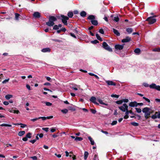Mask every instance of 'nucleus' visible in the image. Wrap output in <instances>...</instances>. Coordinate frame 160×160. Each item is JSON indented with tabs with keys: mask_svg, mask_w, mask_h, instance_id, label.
Wrapping results in <instances>:
<instances>
[{
	"mask_svg": "<svg viewBox=\"0 0 160 160\" xmlns=\"http://www.w3.org/2000/svg\"><path fill=\"white\" fill-rule=\"evenodd\" d=\"M123 102V101L122 100L116 101V103L118 104H121Z\"/></svg>",
	"mask_w": 160,
	"mask_h": 160,
	"instance_id": "nucleus-38",
	"label": "nucleus"
},
{
	"mask_svg": "<svg viewBox=\"0 0 160 160\" xmlns=\"http://www.w3.org/2000/svg\"><path fill=\"white\" fill-rule=\"evenodd\" d=\"M153 52H160V48H156L152 50Z\"/></svg>",
	"mask_w": 160,
	"mask_h": 160,
	"instance_id": "nucleus-34",
	"label": "nucleus"
},
{
	"mask_svg": "<svg viewBox=\"0 0 160 160\" xmlns=\"http://www.w3.org/2000/svg\"><path fill=\"white\" fill-rule=\"evenodd\" d=\"M96 37L97 38V39L98 40H99L100 41H102V38H101V37L99 36V35H98V34L97 33L96 34Z\"/></svg>",
	"mask_w": 160,
	"mask_h": 160,
	"instance_id": "nucleus-30",
	"label": "nucleus"
},
{
	"mask_svg": "<svg viewBox=\"0 0 160 160\" xmlns=\"http://www.w3.org/2000/svg\"><path fill=\"white\" fill-rule=\"evenodd\" d=\"M129 112L132 115H135L136 114H135L134 112H133L132 110H129Z\"/></svg>",
	"mask_w": 160,
	"mask_h": 160,
	"instance_id": "nucleus-63",
	"label": "nucleus"
},
{
	"mask_svg": "<svg viewBox=\"0 0 160 160\" xmlns=\"http://www.w3.org/2000/svg\"><path fill=\"white\" fill-rule=\"evenodd\" d=\"M151 117L153 119H155L158 118L157 116L154 114Z\"/></svg>",
	"mask_w": 160,
	"mask_h": 160,
	"instance_id": "nucleus-54",
	"label": "nucleus"
},
{
	"mask_svg": "<svg viewBox=\"0 0 160 160\" xmlns=\"http://www.w3.org/2000/svg\"><path fill=\"white\" fill-rule=\"evenodd\" d=\"M126 31L129 33H130L132 32L133 29L132 28H128L126 29Z\"/></svg>",
	"mask_w": 160,
	"mask_h": 160,
	"instance_id": "nucleus-23",
	"label": "nucleus"
},
{
	"mask_svg": "<svg viewBox=\"0 0 160 160\" xmlns=\"http://www.w3.org/2000/svg\"><path fill=\"white\" fill-rule=\"evenodd\" d=\"M9 80V78H8V79H5V80H4V81H3L2 82V83L3 84L6 83L7 82H8Z\"/></svg>",
	"mask_w": 160,
	"mask_h": 160,
	"instance_id": "nucleus-53",
	"label": "nucleus"
},
{
	"mask_svg": "<svg viewBox=\"0 0 160 160\" xmlns=\"http://www.w3.org/2000/svg\"><path fill=\"white\" fill-rule=\"evenodd\" d=\"M99 32L102 34H104V31L102 28L100 29L99 30Z\"/></svg>",
	"mask_w": 160,
	"mask_h": 160,
	"instance_id": "nucleus-45",
	"label": "nucleus"
},
{
	"mask_svg": "<svg viewBox=\"0 0 160 160\" xmlns=\"http://www.w3.org/2000/svg\"><path fill=\"white\" fill-rule=\"evenodd\" d=\"M91 22L92 24L95 26H97L98 24V22L96 20H91Z\"/></svg>",
	"mask_w": 160,
	"mask_h": 160,
	"instance_id": "nucleus-16",
	"label": "nucleus"
},
{
	"mask_svg": "<svg viewBox=\"0 0 160 160\" xmlns=\"http://www.w3.org/2000/svg\"><path fill=\"white\" fill-rule=\"evenodd\" d=\"M49 128H42V129L46 132H47L48 131Z\"/></svg>",
	"mask_w": 160,
	"mask_h": 160,
	"instance_id": "nucleus-57",
	"label": "nucleus"
},
{
	"mask_svg": "<svg viewBox=\"0 0 160 160\" xmlns=\"http://www.w3.org/2000/svg\"><path fill=\"white\" fill-rule=\"evenodd\" d=\"M31 135L32 134L30 132H28V133L26 135V136L27 138H31Z\"/></svg>",
	"mask_w": 160,
	"mask_h": 160,
	"instance_id": "nucleus-36",
	"label": "nucleus"
},
{
	"mask_svg": "<svg viewBox=\"0 0 160 160\" xmlns=\"http://www.w3.org/2000/svg\"><path fill=\"white\" fill-rule=\"evenodd\" d=\"M137 102L136 101L131 102L129 104V106L132 107H137Z\"/></svg>",
	"mask_w": 160,
	"mask_h": 160,
	"instance_id": "nucleus-13",
	"label": "nucleus"
},
{
	"mask_svg": "<svg viewBox=\"0 0 160 160\" xmlns=\"http://www.w3.org/2000/svg\"><path fill=\"white\" fill-rule=\"evenodd\" d=\"M131 124L132 125L134 126H137L139 125L138 123L134 122H132Z\"/></svg>",
	"mask_w": 160,
	"mask_h": 160,
	"instance_id": "nucleus-33",
	"label": "nucleus"
},
{
	"mask_svg": "<svg viewBox=\"0 0 160 160\" xmlns=\"http://www.w3.org/2000/svg\"><path fill=\"white\" fill-rule=\"evenodd\" d=\"M90 110L91 112H92V113L93 114H95L97 112L95 110L93 109L92 108H91Z\"/></svg>",
	"mask_w": 160,
	"mask_h": 160,
	"instance_id": "nucleus-43",
	"label": "nucleus"
},
{
	"mask_svg": "<svg viewBox=\"0 0 160 160\" xmlns=\"http://www.w3.org/2000/svg\"><path fill=\"white\" fill-rule=\"evenodd\" d=\"M28 138L26 136L25 137L22 138V140L24 141H27L28 140Z\"/></svg>",
	"mask_w": 160,
	"mask_h": 160,
	"instance_id": "nucleus-60",
	"label": "nucleus"
},
{
	"mask_svg": "<svg viewBox=\"0 0 160 160\" xmlns=\"http://www.w3.org/2000/svg\"><path fill=\"white\" fill-rule=\"evenodd\" d=\"M30 158L32 159H33V160H37V157L36 156L31 157H30Z\"/></svg>",
	"mask_w": 160,
	"mask_h": 160,
	"instance_id": "nucleus-50",
	"label": "nucleus"
},
{
	"mask_svg": "<svg viewBox=\"0 0 160 160\" xmlns=\"http://www.w3.org/2000/svg\"><path fill=\"white\" fill-rule=\"evenodd\" d=\"M88 154H89L88 152L85 151L84 152V160H86L87 159L88 156Z\"/></svg>",
	"mask_w": 160,
	"mask_h": 160,
	"instance_id": "nucleus-24",
	"label": "nucleus"
},
{
	"mask_svg": "<svg viewBox=\"0 0 160 160\" xmlns=\"http://www.w3.org/2000/svg\"><path fill=\"white\" fill-rule=\"evenodd\" d=\"M37 136H39L40 138H42L43 137V135L42 133H41L40 134H38Z\"/></svg>",
	"mask_w": 160,
	"mask_h": 160,
	"instance_id": "nucleus-59",
	"label": "nucleus"
},
{
	"mask_svg": "<svg viewBox=\"0 0 160 160\" xmlns=\"http://www.w3.org/2000/svg\"><path fill=\"white\" fill-rule=\"evenodd\" d=\"M95 18V16L93 15H90L88 18V19L91 20H93Z\"/></svg>",
	"mask_w": 160,
	"mask_h": 160,
	"instance_id": "nucleus-18",
	"label": "nucleus"
},
{
	"mask_svg": "<svg viewBox=\"0 0 160 160\" xmlns=\"http://www.w3.org/2000/svg\"><path fill=\"white\" fill-rule=\"evenodd\" d=\"M61 20L62 22L65 25H67L68 24L67 21L69 19L68 17L66 16H65L63 15H61Z\"/></svg>",
	"mask_w": 160,
	"mask_h": 160,
	"instance_id": "nucleus-5",
	"label": "nucleus"
},
{
	"mask_svg": "<svg viewBox=\"0 0 160 160\" xmlns=\"http://www.w3.org/2000/svg\"><path fill=\"white\" fill-rule=\"evenodd\" d=\"M117 123V121H112V123H111V125H114L116 124Z\"/></svg>",
	"mask_w": 160,
	"mask_h": 160,
	"instance_id": "nucleus-55",
	"label": "nucleus"
},
{
	"mask_svg": "<svg viewBox=\"0 0 160 160\" xmlns=\"http://www.w3.org/2000/svg\"><path fill=\"white\" fill-rule=\"evenodd\" d=\"M15 19L16 20H18L19 17L20 16V14L18 13H15Z\"/></svg>",
	"mask_w": 160,
	"mask_h": 160,
	"instance_id": "nucleus-35",
	"label": "nucleus"
},
{
	"mask_svg": "<svg viewBox=\"0 0 160 160\" xmlns=\"http://www.w3.org/2000/svg\"><path fill=\"white\" fill-rule=\"evenodd\" d=\"M143 99H144L145 101H147L148 102H150V100L149 99H148V98H146L145 97H143Z\"/></svg>",
	"mask_w": 160,
	"mask_h": 160,
	"instance_id": "nucleus-47",
	"label": "nucleus"
},
{
	"mask_svg": "<svg viewBox=\"0 0 160 160\" xmlns=\"http://www.w3.org/2000/svg\"><path fill=\"white\" fill-rule=\"evenodd\" d=\"M154 115H157L158 118H160V112L159 111L155 112Z\"/></svg>",
	"mask_w": 160,
	"mask_h": 160,
	"instance_id": "nucleus-32",
	"label": "nucleus"
},
{
	"mask_svg": "<svg viewBox=\"0 0 160 160\" xmlns=\"http://www.w3.org/2000/svg\"><path fill=\"white\" fill-rule=\"evenodd\" d=\"M118 108L122 111L125 112L127 108H128V106L126 103H124L122 106L119 107Z\"/></svg>",
	"mask_w": 160,
	"mask_h": 160,
	"instance_id": "nucleus-7",
	"label": "nucleus"
},
{
	"mask_svg": "<svg viewBox=\"0 0 160 160\" xmlns=\"http://www.w3.org/2000/svg\"><path fill=\"white\" fill-rule=\"evenodd\" d=\"M99 42V41L97 40H94L91 41V43L93 44H96L97 43H98Z\"/></svg>",
	"mask_w": 160,
	"mask_h": 160,
	"instance_id": "nucleus-37",
	"label": "nucleus"
},
{
	"mask_svg": "<svg viewBox=\"0 0 160 160\" xmlns=\"http://www.w3.org/2000/svg\"><path fill=\"white\" fill-rule=\"evenodd\" d=\"M119 19L118 17H114L113 20L116 22H118L119 21Z\"/></svg>",
	"mask_w": 160,
	"mask_h": 160,
	"instance_id": "nucleus-41",
	"label": "nucleus"
},
{
	"mask_svg": "<svg viewBox=\"0 0 160 160\" xmlns=\"http://www.w3.org/2000/svg\"><path fill=\"white\" fill-rule=\"evenodd\" d=\"M112 30H113V32H114V33L117 36H120V33L118 32V31L117 30L114 28H113L112 29Z\"/></svg>",
	"mask_w": 160,
	"mask_h": 160,
	"instance_id": "nucleus-14",
	"label": "nucleus"
},
{
	"mask_svg": "<svg viewBox=\"0 0 160 160\" xmlns=\"http://www.w3.org/2000/svg\"><path fill=\"white\" fill-rule=\"evenodd\" d=\"M143 99H144L145 101H147L148 102H150V100L149 99H148V98H146L145 97H143Z\"/></svg>",
	"mask_w": 160,
	"mask_h": 160,
	"instance_id": "nucleus-46",
	"label": "nucleus"
},
{
	"mask_svg": "<svg viewBox=\"0 0 160 160\" xmlns=\"http://www.w3.org/2000/svg\"><path fill=\"white\" fill-rule=\"evenodd\" d=\"M106 82L108 85H113L114 86L116 85V83L112 81L107 80L106 81Z\"/></svg>",
	"mask_w": 160,
	"mask_h": 160,
	"instance_id": "nucleus-11",
	"label": "nucleus"
},
{
	"mask_svg": "<svg viewBox=\"0 0 160 160\" xmlns=\"http://www.w3.org/2000/svg\"><path fill=\"white\" fill-rule=\"evenodd\" d=\"M88 139L90 140L91 142V144L92 145H94V142L92 138L90 136H89L88 137Z\"/></svg>",
	"mask_w": 160,
	"mask_h": 160,
	"instance_id": "nucleus-20",
	"label": "nucleus"
},
{
	"mask_svg": "<svg viewBox=\"0 0 160 160\" xmlns=\"http://www.w3.org/2000/svg\"><path fill=\"white\" fill-rule=\"evenodd\" d=\"M14 124L16 125H21V127L22 128H23L27 126V125L26 124H23L22 123H17Z\"/></svg>",
	"mask_w": 160,
	"mask_h": 160,
	"instance_id": "nucleus-26",
	"label": "nucleus"
},
{
	"mask_svg": "<svg viewBox=\"0 0 160 160\" xmlns=\"http://www.w3.org/2000/svg\"><path fill=\"white\" fill-rule=\"evenodd\" d=\"M33 16L35 18H39L41 17V14L38 12H35L33 14Z\"/></svg>",
	"mask_w": 160,
	"mask_h": 160,
	"instance_id": "nucleus-12",
	"label": "nucleus"
},
{
	"mask_svg": "<svg viewBox=\"0 0 160 160\" xmlns=\"http://www.w3.org/2000/svg\"><path fill=\"white\" fill-rule=\"evenodd\" d=\"M80 16L82 17H86L87 13L86 12L84 11H82L80 13Z\"/></svg>",
	"mask_w": 160,
	"mask_h": 160,
	"instance_id": "nucleus-19",
	"label": "nucleus"
},
{
	"mask_svg": "<svg viewBox=\"0 0 160 160\" xmlns=\"http://www.w3.org/2000/svg\"><path fill=\"white\" fill-rule=\"evenodd\" d=\"M135 109L136 111V112L138 113H140L142 112V110H141V109H140V108H135Z\"/></svg>",
	"mask_w": 160,
	"mask_h": 160,
	"instance_id": "nucleus-40",
	"label": "nucleus"
},
{
	"mask_svg": "<svg viewBox=\"0 0 160 160\" xmlns=\"http://www.w3.org/2000/svg\"><path fill=\"white\" fill-rule=\"evenodd\" d=\"M111 97L113 98H118L119 97V96L116 94H112L111 95Z\"/></svg>",
	"mask_w": 160,
	"mask_h": 160,
	"instance_id": "nucleus-44",
	"label": "nucleus"
},
{
	"mask_svg": "<svg viewBox=\"0 0 160 160\" xmlns=\"http://www.w3.org/2000/svg\"><path fill=\"white\" fill-rule=\"evenodd\" d=\"M150 108L148 107L144 108L142 110V112L144 113V117L146 119H147L150 117V114L152 112L150 111Z\"/></svg>",
	"mask_w": 160,
	"mask_h": 160,
	"instance_id": "nucleus-2",
	"label": "nucleus"
},
{
	"mask_svg": "<svg viewBox=\"0 0 160 160\" xmlns=\"http://www.w3.org/2000/svg\"><path fill=\"white\" fill-rule=\"evenodd\" d=\"M52 40L53 41H55L56 42H62V41L59 40V39H52Z\"/></svg>",
	"mask_w": 160,
	"mask_h": 160,
	"instance_id": "nucleus-42",
	"label": "nucleus"
},
{
	"mask_svg": "<svg viewBox=\"0 0 160 160\" xmlns=\"http://www.w3.org/2000/svg\"><path fill=\"white\" fill-rule=\"evenodd\" d=\"M70 34L72 37H73V38H76V37L74 34L72 33V32H70Z\"/></svg>",
	"mask_w": 160,
	"mask_h": 160,
	"instance_id": "nucleus-56",
	"label": "nucleus"
},
{
	"mask_svg": "<svg viewBox=\"0 0 160 160\" xmlns=\"http://www.w3.org/2000/svg\"><path fill=\"white\" fill-rule=\"evenodd\" d=\"M142 85L145 87H148L149 86L148 83L145 82L143 83Z\"/></svg>",
	"mask_w": 160,
	"mask_h": 160,
	"instance_id": "nucleus-51",
	"label": "nucleus"
},
{
	"mask_svg": "<svg viewBox=\"0 0 160 160\" xmlns=\"http://www.w3.org/2000/svg\"><path fill=\"white\" fill-rule=\"evenodd\" d=\"M41 51L43 52H50L51 51V49L49 48H45L42 49Z\"/></svg>",
	"mask_w": 160,
	"mask_h": 160,
	"instance_id": "nucleus-15",
	"label": "nucleus"
},
{
	"mask_svg": "<svg viewBox=\"0 0 160 160\" xmlns=\"http://www.w3.org/2000/svg\"><path fill=\"white\" fill-rule=\"evenodd\" d=\"M25 131H20L18 133V135L19 136H22L25 134Z\"/></svg>",
	"mask_w": 160,
	"mask_h": 160,
	"instance_id": "nucleus-25",
	"label": "nucleus"
},
{
	"mask_svg": "<svg viewBox=\"0 0 160 160\" xmlns=\"http://www.w3.org/2000/svg\"><path fill=\"white\" fill-rule=\"evenodd\" d=\"M56 129L53 128H52L50 130V131L52 132H54L56 131Z\"/></svg>",
	"mask_w": 160,
	"mask_h": 160,
	"instance_id": "nucleus-61",
	"label": "nucleus"
},
{
	"mask_svg": "<svg viewBox=\"0 0 160 160\" xmlns=\"http://www.w3.org/2000/svg\"><path fill=\"white\" fill-rule=\"evenodd\" d=\"M150 88L155 89L158 91H160V86L157 85L155 83H153L149 86Z\"/></svg>",
	"mask_w": 160,
	"mask_h": 160,
	"instance_id": "nucleus-6",
	"label": "nucleus"
},
{
	"mask_svg": "<svg viewBox=\"0 0 160 160\" xmlns=\"http://www.w3.org/2000/svg\"><path fill=\"white\" fill-rule=\"evenodd\" d=\"M102 47L106 50L110 52H112V50L106 42H103L102 44Z\"/></svg>",
	"mask_w": 160,
	"mask_h": 160,
	"instance_id": "nucleus-4",
	"label": "nucleus"
},
{
	"mask_svg": "<svg viewBox=\"0 0 160 160\" xmlns=\"http://www.w3.org/2000/svg\"><path fill=\"white\" fill-rule=\"evenodd\" d=\"M58 26L57 25H55L53 27V29L54 30H58Z\"/></svg>",
	"mask_w": 160,
	"mask_h": 160,
	"instance_id": "nucleus-52",
	"label": "nucleus"
},
{
	"mask_svg": "<svg viewBox=\"0 0 160 160\" xmlns=\"http://www.w3.org/2000/svg\"><path fill=\"white\" fill-rule=\"evenodd\" d=\"M131 40V38L128 36H127L125 38L122 40V42L123 43L128 42Z\"/></svg>",
	"mask_w": 160,
	"mask_h": 160,
	"instance_id": "nucleus-10",
	"label": "nucleus"
},
{
	"mask_svg": "<svg viewBox=\"0 0 160 160\" xmlns=\"http://www.w3.org/2000/svg\"><path fill=\"white\" fill-rule=\"evenodd\" d=\"M36 141V139H33L32 140H31L29 141V142L32 143V144L34 143Z\"/></svg>",
	"mask_w": 160,
	"mask_h": 160,
	"instance_id": "nucleus-58",
	"label": "nucleus"
},
{
	"mask_svg": "<svg viewBox=\"0 0 160 160\" xmlns=\"http://www.w3.org/2000/svg\"><path fill=\"white\" fill-rule=\"evenodd\" d=\"M68 110L66 109H65L61 110V112L63 113H66L68 112Z\"/></svg>",
	"mask_w": 160,
	"mask_h": 160,
	"instance_id": "nucleus-39",
	"label": "nucleus"
},
{
	"mask_svg": "<svg viewBox=\"0 0 160 160\" xmlns=\"http://www.w3.org/2000/svg\"><path fill=\"white\" fill-rule=\"evenodd\" d=\"M123 101V102H128V99H125L122 100Z\"/></svg>",
	"mask_w": 160,
	"mask_h": 160,
	"instance_id": "nucleus-62",
	"label": "nucleus"
},
{
	"mask_svg": "<svg viewBox=\"0 0 160 160\" xmlns=\"http://www.w3.org/2000/svg\"><path fill=\"white\" fill-rule=\"evenodd\" d=\"M89 100L91 102H92L93 103L97 105H99V103L96 102L97 99L95 97H91L90 99Z\"/></svg>",
	"mask_w": 160,
	"mask_h": 160,
	"instance_id": "nucleus-9",
	"label": "nucleus"
},
{
	"mask_svg": "<svg viewBox=\"0 0 160 160\" xmlns=\"http://www.w3.org/2000/svg\"><path fill=\"white\" fill-rule=\"evenodd\" d=\"M157 17V15H154L148 17L146 20L148 22L149 24H152L155 22L156 21V19L155 18Z\"/></svg>",
	"mask_w": 160,
	"mask_h": 160,
	"instance_id": "nucleus-3",
	"label": "nucleus"
},
{
	"mask_svg": "<svg viewBox=\"0 0 160 160\" xmlns=\"http://www.w3.org/2000/svg\"><path fill=\"white\" fill-rule=\"evenodd\" d=\"M83 140V138L81 137H77L75 138V140L77 141H81Z\"/></svg>",
	"mask_w": 160,
	"mask_h": 160,
	"instance_id": "nucleus-29",
	"label": "nucleus"
},
{
	"mask_svg": "<svg viewBox=\"0 0 160 160\" xmlns=\"http://www.w3.org/2000/svg\"><path fill=\"white\" fill-rule=\"evenodd\" d=\"M45 104L46 106H51L52 105V103L49 102H46Z\"/></svg>",
	"mask_w": 160,
	"mask_h": 160,
	"instance_id": "nucleus-48",
	"label": "nucleus"
},
{
	"mask_svg": "<svg viewBox=\"0 0 160 160\" xmlns=\"http://www.w3.org/2000/svg\"><path fill=\"white\" fill-rule=\"evenodd\" d=\"M9 111L10 112L16 113L17 114H18L20 113L19 111L18 110H11Z\"/></svg>",
	"mask_w": 160,
	"mask_h": 160,
	"instance_id": "nucleus-17",
	"label": "nucleus"
},
{
	"mask_svg": "<svg viewBox=\"0 0 160 160\" xmlns=\"http://www.w3.org/2000/svg\"><path fill=\"white\" fill-rule=\"evenodd\" d=\"M57 18L53 16H50L49 18V21L46 22V24L49 27L53 26L54 24V22L56 21Z\"/></svg>",
	"mask_w": 160,
	"mask_h": 160,
	"instance_id": "nucleus-1",
	"label": "nucleus"
},
{
	"mask_svg": "<svg viewBox=\"0 0 160 160\" xmlns=\"http://www.w3.org/2000/svg\"><path fill=\"white\" fill-rule=\"evenodd\" d=\"M68 16L69 18H72L73 16V12H69L68 13Z\"/></svg>",
	"mask_w": 160,
	"mask_h": 160,
	"instance_id": "nucleus-27",
	"label": "nucleus"
},
{
	"mask_svg": "<svg viewBox=\"0 0 160 160\" xmlns=\"http://www.w3.org/2000/svg\"><path fill=\"white\" fill-rule=\"evenodd\" d=\"M45 78H46L47 80L48 81H50L51 80V78L50 77H48L46 76Z\"/></svg>",
	"mask_w": 160,
	"mask_h": 160,
	"instance_id": "nucleus-64",
	"label": "nucleus"
},
{
	"mask_svg": "<svg viewBox=\"0 0 160 160\" xmlns=\"http://www.w3.org/2000/svg\"><path fill=\"white\" fill-rule=\"evenodd\" d=\"M39 119H42L43 120H45L47 119V117H39Z\"/></svg>",
	"mask_w": 160,
	"mask_h": 160,
	"instance_id": "nucleus-49",
	"label": "nucleus"
},
{
	"mask_svg": "<svg viewBox=\"0 0 160 160\" xmlns=\"http://www.w3.org/2000/svg\"><path fill=\"white\" fill-rule=\"evenodd\" d=\"M0 126L2 127L5 126V127H11L12 125L6 123H3L0 125Z\"/></svg>",
	"mask_w": 160,
	"mask_h": 160,
	"instance_id": "nucleus-28",
	"label": "nucleus"
},
{
	"mask_svg": "<svg viewBox=\"0 0 160 160\" xmlns=\"http://www.w3.org/2000/svg\"><path fill=\"white\" fill-rule=\"evenodd\" d=\"M97 101L99 102V103L101 104H102L106 106H108V104L107 103H105L103 102L102 100H101L100 99H98Z\"/></svg>",
	"mask_w": 160,
	"mask_h": 160,
	"instance_id": "nucleus-21",
	"label": "nucleus"
},
{
	"mask_svg": "<svg viewBox=\"0 0 160 160\" xmlns=\"http://www.w3.org/2000/svg\"><path fill=\"white\" fill-rule=\"evenodd\" d=\"M12 95L8 94L5 96V98L6 99L8 100L11 98H12Z\"/></svg>",
	"mask_w": 160,
	"mask_h": 160,
	"instance_id": "nucleus-31",
	"label": "nucleus"
},
{
	"mask_svg": "<svg viewBox=\"0 0 160 160\" xmlns=\"http://www.w3.org/2000/svg\"><path fill=\"white\" fill-rule=\"evenodd\" d=\"M134 52L136 54H139L141 52V50L139 48H137L134 50Z\"/></svg>",
	"mask_w": 160,
	"mask_h": 160,
	"instance_id": "nucleus-22",
	"label": "nucleus"
},
{
	"mask_svg": "<svg viewBox=\"0 0 160 160\" xmlns=\"http://www.w3.org/2000/svg\"><path fill=\"white\" fill-rule=\"evenodd\" d=\"M124 45V44L122 45L120 44L115 45L114 46L115 48L117 50H122L123 49Z\"/></svg>",
	"mask_w": 160,
	"mask_h": 160,
	"instance_id": "nucleus-8",
	"label": "nucleus"
}]
</instances>
